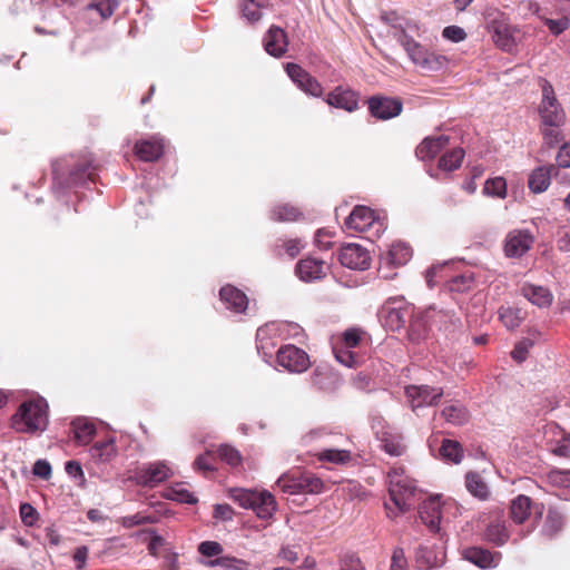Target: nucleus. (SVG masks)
I'll list each match as a JSON object with an SVG mask.
<instances>
[{
	"instance_id": "6e6d98bb",
	"label": "nucleus",
	"mask_w": 570,
	"mask_h": 570,
	"mask_svg": "<svg viewBox=\"0 0 570 570\" xmlns=\"http://www.w3.org/2000/svg\"><path fill=\"white\" fill-rule=\"evenodd\" d=\"M156 521V519L154 517H150V515H144L141 513H136L134 515H127V517H122L119 519V523L124 527V528H134L136 525H140V524H147V523H154Z\"/></svg>"
},
{
	"instance_id": "4c0bfd02",
	"label": "nucleus",
	"mask_w": 570,
	"mask_h": 570,
	"mask_svg": "<svg viewBox=\"0 0 570 570\" xmlns=\"http://www.w3.org/2000/svg\"><path fill=\"white\" fill-rule=\"evenodd\" d=\"M412 256V250L409 245L397 242L391 245L387 252V263L393 266L405 265Z\"/></svg>"
},
{
	"instance_id": "3c124183",
	"label": "nucleus",
	"mask_w": 570,
	"mask_h": 570,
	"mask_svg": "<svg viewBox=\"0 0 570 570\" xmlns=\"http://www.w3.org/2000/svg\"><path fill=\"white\" fill-rule=\"evenodd\" d=\"M298 485L301 491L314 494L321 493L324 489L322 479L312 474L302 475V478L298 480Z\"/></svg>"
},
{
	"instance_id": "e433bc0d",
	"label": "nucleus",
	"mask_w": 570,
	"mask_h": 570,
	"mask_svg": "<svg viewBox=\"0 0 570 570\" xmlns=\"http://www.w3.org/2000/svg\"><path fill=\"white\" fill-rule=\"evenodd\" d=\"M377 435L381 440L382 448L386 453L393 456H400L403 454L405 445L403 444V439L400 434L383 431L382 433L377 432Z\"/></svg>"
},
{
	"instance_id": "7c9ffc66",
	"label": "nucleus",
	"mask_w": 570,
	"mask_h": 570,
	"mask_svg": "<svg viewBox=\"0 0 570 570\" xmlns=\"http://www.w3.org/2000/svg\"><path fill=\"white\" fill-rule=\"evenodd\" d=\"M72 432L76 441L81 444H88L96 434L94 422L86 417H77L71 422Z\"/></svg>"
},
{
	"instance_id": "c756f323",
	"label": "nucleus",
	"mask_w": 570,
	"mask_h": 570,
	"mask_svg": "<svg viewBox=\"0 0 570 570\" xmlns=\"http://www.w3.org/2000/svg\"><path fill=\"white\" fill-rule=\"evenodd\" d=\"M556 173L557 168L552 165L534 169L529 177V188L533 193L544 191L550 185L551 176Z\"/></svg>"
},
{
	"instance_id": "2f4dec72",
	"label": "nucleus",
	"mask_w": 570,
	"mask_h": 570,
	"mask_svg": "<svg viewBox=\"0 0 570 570\" xmlns=\"http://www.w3.org/2000/svg\"><path fill=\"white\" fill-rule=\"evenodd\" d=\"M320 462L330 463L333 465H346L352 461V453L350 450L326 448L316 454Z\"/></svg>"
},
{
	"instance_id": "4468645a",
	"label": "nucleus",
	"mask_w": 570,
	"mask_h": 570,
	"mask_svg": "<svg viewBox=\"0 0 570 570\" xmlns=\"http://www.w3.org/2000/svg\"><path fill=\"white\" fill-rule=\"evenodd\" d=\"M285 69L292 81L305 94L313 97H321L323 95L324 90L322 85L316 78L302 69L301 66L289 62L286 65Z\"/></svg>"
},
{
	"instance_id": "c85d7f7f",
	"label": "nucleus",
	"mask_w": 570,
	"mask_h": 570,
	"mask_svg": "<svg viewBox=\"0 0 570 570\" xmlns=\"http://www.w3.org/2000/svg\"><path fill=\"white\" fill-rule=\"evenodd\" d=\"M281 334V325L272 322L264 326H261L256 333L257 350L266 353V350H271L275 346L273 338Z\"/></svg>"
},
{
	"instance_id": "864d4df0",
	"label": "nucleus",
	"mask_w": 570,
	"mask_h": 570,
	"mask_svg": "<svg viewBox=\"0 0 570 570\" xmlns=\"http://www.w3.org/2000/svg\"><path fill=\"white\" fill-rule=\"evenodd\" d=\"M242 16L249 23H255L262 19L263 13L259 9V4L256 3L255 0H246L242 7Z\"/></svg>"
},
{
	"instance_id": "0eeeda50",
	"label": "nucleus",
	"mask_w": 570,
	"mask_h": 570,
	"mask_svg": "<svg viewBox=\"0 0 570 570\" xmlns=\"http://www.w3.org/2000/svg\"><path fill=\"white\" fill-rule=\"evenodd\" d=\"M174 475V470L167 461L149 462L135 472L137 484L147 488H154Z\"/></svg>"
},
{
	"instance_id": "f257e3e1",
	"label": "nucleus",
	"mask_w": 570,
	"mask_h": 570,
	"mask_svg": "<svg viewBox=\"0 0 570 570\" xmlns=\"http://www.w3.org/2000/svg\"><path fill=\"white\" fill-rule=\"evenodd\" d=\"M55 187L68 189L91 179V160L87 157L69 156L56 160L52 165Z\"/></svg>"
},
{
	"instance_id": "a878e982",
	"label": "nucleus",
	"mask_w": 570,
	"mask_h": 570,
	"mask_svg": "<svg viewBox=\"0 0 570 570\" xmlns=\"http://www.w3.org/2000/svg\"><path fill=\"white\" fill-rule=\"evenodd\" d=\"M311 384L323 392H332L337 387V376L326 366H317L311 375Z\"/></svg>"
},
{
	"instance_id": "423d86ee",
	"label": "nucleus",
	"mask_w": 570,
	"mask_h": 570,
	"mask_svg": "<svg viewBox=\"0 0 570 570\" xmlns=\"http://www.w3.org/2000/svg\"><path fill=\"white\" fill-rule=\"evenodd\" d=\"M489 30L492 32L494 43L507 52H512L522 39V32L507 21L503 16L492 19L489 22Z\"/></svg>"
},
{
	"instance_id": "79ce46f5",
	"label": "nucleus",
	"mask_w": 570,
	"mask_h": 570,
	"mask_svg": "<svg viewBox=\"0 0 570 570\" xmlns=\"http://www.w3.org/2000/svg\"><path fill=\"white\" fill-rule=\"evenodd\" d=\"M90 453L92 458L98 459L101 462L110 461L117 454L115 440L111 438L106 441L96 443L90 449Z\"/></svg>"
},
{
	"instance_id": "13d9d810",
	"label": "nucleus",
	"mask_w": 570,
	"mask_h": 570,
	"mask_svg": "<svg viewBox=\"0 0 570 570\" xmlns=\"http://www.w3.org/2000/svg\"><path fill=\"white\" fill-rule=\"evenodd\" d=\"M335 358L337 362H340L342 365L346 367H353L356 365V358L354 354L350 351V348H346L344 346H335L333 348Z\"/></svg>"
},
{
	"instance_id": "c03bdc74",
	"label": "nucleus",
	"mask_w": 570,
	"mask_h": 570,
	"mask_svg": "<svg viewBox=\"0 0 570 570\" xmlns=\"http://www.w3.org/2000/svg\"><path fill=\"white\" fill-rule=\"evenodd\" d=\"M499 317L508 330H514L519 327L524 318L521 309L512 307H501L499 309Z\"/></svg>"
},
{
	"instance_id": "e2e57ef3",
	"label": "nucleus",
	"mask_w": 570,
	"mask_h": 570,
	"mask_svg": "<svg viewBox=\"0 0 570 570\" xmlns=\"http://www.w3.org/2000/svg\"><path fill=\"white\" fill-rule=\"evenodd\" d=\"M442 36L452 42H461L466 38V32L459 26H449L443 29Z\"/></svg>"
},
{
	"instance_id": "ea45409f",
	"label": "nucleus",
	"mask_w": 570,
	"mask_h": 570,
	"mask_svg": "<svg viewBox=\"0 0 570 570\" xmlns=\"http://www.w3.org/2000/svg\"><path fill=\"white\" fill-rule=\"evenodd\" d=\"M563 525V515L559 511L550 509L546 517L541 533L547 538H553L558 532L562 530Z\"/></svg>"
},
{
	"instance_id": "6ab92c4d",
	"label": "nucleus",
	"mask_w": 570,
	"mask_h": 570,
	"mask_svg": "<svg viewBox=\"0 0 570 570\" xmlns=\"http://www.w3.org/2000/svg\"><path fill=\"white\" fill-rule=\"evenodd\" d=\"M12 428L20 433L36 431V405L33 401L22 403L11 419Z\"/></svg>"
},
{
	"instance_id": "412c9836",
	"label": "nucleus",
	"mask_w": 570,
	"mask_h": 570,
	"mask_svg": "<svg viewBox=\"0 0 570 570\" xmlns=\"http://www.w3.org/2000/svg\"><path fill=\"white\" fill-rule=\"evenodd\" d=\"M220 301L225 307L236 314L243 313L248 306V298L240 289L226 285L219 291Z\"/></svg>"
},
{
	"instance_id": "58836bf2",
	"label": "nucleus",
	"mask_w": 570,
	"mask_h": 570,
	"mask_svg": "<svg viewBox=\"0 0 570 570\" xmlns=\"http://www.w3.org/2000/svg\"><path fill=\"white\" fill-rule=\"evenodd\" d=\"M416 561L421 567L434 568L442 563L443 554L441 551H434L432 546L424 544L416 551Z\"/></svg>"
},
{
	"instance_id": "49530a36",
	"label": "nucleus",
	"mask_w": 570,
	"mask_h": 570,
	"mask_svg": "<svg viewBox=\"0 0 570 570\" xmlns=\"http://www.w3.org/2000/svg\"><path fill=\"white\" fill-rule=\"evenodd\" d=\"M118 6V0H92V2L87 6V10L96 11L101 19H108L114 14Z\"/></svg>"
},
{
	"instance_id": "de8ad7c7",
	"label": "nucleus",
	"mask_w": 570,
	"mask_h": 570,
	"mask_svg": "<svg viewBox=\"0 0 570 570\" xmlns=\"http://www.w3.org/2000/svg\"><path fill=\"white\" fill-rule=\"evenodd\" d=\"M301 215L298 208L288 204L277 205L272 209V218L277 222H293Z\"/></svg>"
},
{
	"instance_id": "f8f14e48",
	"label": "nucleus",
	"mask_w": 570,
	"mask_h": 570,
	"mask_svg": "<svg viewBox=\"0 0 570 570\" xmlns=\"http://www.w3.org/2000/svg\"><path fill=\"white\" fill-rule=\"evenodd\" d=\"M401 32L397 36V41L401 43L403 49L405 50L409 59L414 63L417 68L421 66V60L424 59V56L428 51V48L419 43L411 36L417 27L415 23L406 21L404 24L399 26Z\"/></svg>"
},
{
	"instance_id": "b1692460",
	"label": "nucleus",
	"mask_w": 570,
	"mask_h": 570,
	"mask_svg": "<svg viewBox=\"0 0 570 570\" xmlns=\"http://www.w3.org/2000/svg\"><path fill=\"white\" fill-rule=\"evenodd\" d=\"M449 144V137L440 135L438 137H426L417 147L416 156L421 160L433 159Z\"/></svg>"
},
{
	"instance_id": "aec40b11",
	"label": "nucleus",
	"mask_w": 570,
	"mask_h": 570,
	"mask_svg": "<svg viewBox=\"0 0 570 570\" xmlns=\"http://www.w3.org/2000/svg\"><path fill=\"white\" fill-rule=\"evenodd\" d=\"M463 558L481 569H493L499 566L502 554L480 547H471L463 551Z\"/></svg>"
},
{
	"instance_id": "39448f33",
	"label": "nucleus",
	"mask_w": 570,
	"mask_h": 570,
	"mask_svg": "<svg viewBox=\"0 0 570 570\" xmlns=\"http://www.w3.org/2000/svg\"><path fill=\"white\" fill-rule=\"evenodd\" d=\"M345 227L351 232L365 234V238L373 242L385 232L386 223L371 208L356 206L346 218Z\"/></svg>"
},
{
	"instance_id": "774afa93",
	"label": "nucleus",
	"mask_w": 570,
	"mask_h": 570,
	"mask_svg": "<svg viewBox=\"0 0 570 570\" xmlns=\"http://www.w3.org/2000/svg\"><path fill=\"white\" fill-rule=\"evenodd\" d=\"M552 451L558 456L570 458V433L564 434Z\"/></svg>"
},
{
	"instance_id": "473e14b6",
	"label": "nucleus",
	"mask_w": 570,
	"mask_h": 570,
	"mask_svg": "<svg viewBox=\"0 0 570 570\" xmlns=\"http://www.w3.org/2000/svg\"><path fill=\"white\" fill-rule=\"evenodd\" d=\"M384 313V324L391 331L403 327L411 316L409 307H386Z\"/></svg>"
},
{
	"instance_id": "f3484780",
	"label": "nucleus",
	"mask_w": 570,
	"mask_h": 570,
	"mask_svg": "<svg viewBox=\"0 0 570 570\" xmlns=\"http://www.w3.org/2000/svg\"><path fill=\"white\" fill-rule=\"evenodd\" d=\"M532 509L534 510L537 518L542 517L543 505H532L529 497L520 494L511 501L510 517L515 524H522L529 518Z\"/></svg>"
},
{
	"instance_id": "c9c22d12",
	"label": "nucleus",
	"mask_w": 570,
	"mask_h": 570,
	"mask_svg": "<svg viewBox=\"0 0 570 570\" xmlns=\"http://www.w3.org/2000/svg\"><path fill=\"white\" fill-rule=\"evenodd\" d=\"M465 488L468 492L479 500H487L490 490L483 478L476 472H469L465 475Z\"/></svg>"
},
{
	"instance_id": "bf43d9fd",
	"label": "nucleus",
	"mask_w": 570,
	"mask_h": 570,
	"mask_svg": "<svg viewBox=\"0 0 570 570\" xmlns=\"http://www.w3.org/2000/svg\"><path fill=\"white\" fill-rule=\"evenodd\" d=\"M532 346L533 342L529 338L520 341L511 352L512 358L519 363L523 362L527 358L528 353Z\"/></svg>"
},
{
	"instance_id": "4be33fe9",
	"label": "nucleus",
	"mask_w": 570,
	"mask_h": 570,
	"mask_svg": "<svg viewBox=\"0 0 570 570\" xmlns=\"http://www.w3.org/2000/svg\"><path fill=\"white\" fill-rule=\"evenodd\" d=\"M295 272L303 282H313L325 276L326 265L321 259L304 258L298 262Z\"/></svg>"
},
{
	"instance_id": "69168bd1",
	"label": "nucleus",
	"mask_w": 570,
	"mask_h": 570,
	"mask_svg": "<svg viewBox=\"0 0 570 570\" xmlns=\"http://www.w3.org/2000/svg\"><path fill=\"white\" fill-rule=\"evenodd\" d=\"M198 551L205 557H215L223 551L222 546L215 541H204L199 544Z\"/></svg>"
},
{
	"instance_id": "dca6fc26",
	"label": "nucleus",
	"mask_w": 570,
	"mask_h": 570,
	"mask_svg": "<svg viewBox=\"0 0 570 570\" xmlns=\"http://www.w3.org/2000/svg\"><path fill=\"white\" fill-rule=\"evenodd\" d=\"M263 46L269 56L275 58L283 57L288 47L286 32L277 26L269 27L263 38Z\"/></svg>"
},
{
	"instance_id": "0e129e2a",
	"label": "nucleus",
	"mask_w": 570,
	"mask_h": 570,
	"mask_svg": "<svg viewBox=\"0 0 570 570\" xmlns=\"http://www.w3.org/2000/svg\"><path fill=\"white\" fill-rule=\"evenodd\" d=\"M282 247L291 258H294L305 247V244L301 239H287L283 240Z\"/></svg>"
},
{
	"instance_id": "680f3d73",
	"label": "nucleus",
	"mask_w": 570,
	"mask_h": 570,
	"mask_svg": "<svg viewBox=\"0 0 570 570\" xmlns=\"http://www.w3.org/2000/svg\"><path fill=\"white\" fill-rule=\"evenodd\" d=\"M38 432L45 431L48 425V412H49V405L48 402L38 395Z\"/></svg>"
},
{
	"instance_id": "5fc2aeb1",
	"label": "nucleus",
	"mask_w": 570,
	"mask_h": 570,
	"mask_svg": "<svg viewBox=\"0 0 570 570\" xmlns=\"http://www.w3.org/2000/svg\"><path fill=\"white\" fill-rule=\"evenodd\" d=\"M474 278L471 273H465L453 277L450 282V289L452 292H465L473 285Z\"/></svg>"
},
{
	"instance_id": "9d476101",
	"label": "nucleus",
	"mask_w": 570,
	"mask_h": 570,
	"mask_svg": "<svg viewBox=\"0 0 570 570\" xmlns=\"http://www.w3.org/2000/svg\"><path fill=\"white\" fill-rule=\"evenodd\" d=\"M533 243L534 237L528 229H513L504 238V255L509 258L522 257L529 252Z\"/></svg>"
},
{
	"instance_id": "72a5a7b5",
	"label": "nucleus",
	"mask_w": 570,
	"mask_h": 570,
	"mask_svg": "<svg viewBox=\"0 0 570 570\" xmlns=\"http://www.w3.org/2000/svg\"><path fill=\"white\" fill-rule=\"evenodd\" d=\"M450 60L446 56L428 49L419 69L425 73L439 72L445 70Z\"/></svg>"
},
{
	"instance_id": "603ef678",
	"label": "nucleus",
	"mask_w": 570,
	"mask_h": 570,
	"mask_svg": "<svg viewBox=\"0 0 570 570\" xmlns=\"http://www.w3.org/2000/svg\"><path fill=\"white\" fill-rule=\"evenodd\" d=\"M214 566L220 568V570H248L249 563L242 559H236L233 557H223L216 559L213 562Z\"/></svg>"
},
{
	"instance_id": "f704fd0d",
	"label": "nucleus",
	"mask_w": 570,
	"mask_h": 570,
	"mask_svg": "<svg viewBox=\"0 0 570 570\" xmlns=\"http://www.w3.org/2000/svg\"><path fill=\"white\" fill-rule=\"evenodd\" d=\"M509 538L510 533L503 521H492L491 523L488 524L484 531V539L497 547H502L503 544H505Z\"/></svg>"
},
{
	"instance_id": "cd10ccee",
	"label": "nucleus",
	"mask_w": 570,
	"mask_h": 570,
	"mask_svg": "<svg viewBox=\"0 0 570 570\" xmlns=\"http://www.w3.org/2000/svg\"><path fill=\"white\" fill-rule=\"evenodd\" d=\"M420 518L431 530H438L441 521L440 500L433 498L425 501L420 508Z\"/></svg>"
},
{
	"instance_id": "1a4fd4ad",
	"label": "nucleus",
	"mask_w": 570,
	"mask_h": 570,
	"mask_svg": "<svg viewBox=\"0 0 570 570\" xmlns=\"http://www.w3.org/2000/svg\"><path fill=\"white\" fill-rule=\"evenodd\" d=\"M277 362L282 367L291 373H303L311 366L307 353L292 344L279 348L277 353Z\"/></svg>"
},
{
	"instance_id": "9b49d317",
	"label": "nucleus",
	"mask_w": 570,
	"mask_h": 570,
	"mask_svg": "<svg viewBox=\"0 0 570 570\" xmlns=\"http://www.w3.org/2000/svg\"><path fill=\"white\" fill-rule=\"evenodd\" d=\"M443 395L441 387L429 385H409L405 387L406 400L413 411L435 404Z\"/></svg>"
},
{
	"instance_id": "6e6552de",
	"label": "nucleus",
	"mask_w": 570,
	"mask_h": 570,
	"mask_svg": "<svg viewBox=\"0 0 570 570\" xmlns=\"http://www.w3.org/2000/svg\"><path fill=\"white\" fill-rule=\"evenodd\" d=\"M452 317L453 315L448 311H438L435 307H430L411 321L409 336L413 341H419L425 336L428 323H430V326L442 327L445 326L448 321H452Z\"/></svg>"
},
{
	"instance_id": "052dcab7",
	"label": "nucleus",
	"mask_w": 570,
	"mask_h": 570,
	"mask_svg": "<svg viewBox=\"0 0 570 570\" xmlns=\"http://www.w3.org/2000/svg\"><path fill=\"white\" fill-rule=\"evenodd\" d=\"M142 534L150 535L148 551L151 556L157 557L159 549H161L165 546V539L157 534L155 530H147L139 533V535Z\"/></svg>"
},
{
	"instance_id": "2eb2a0df",
	"label": "nucleus",
	"mask_w": 570,
	"mask_h": 570,
	"mask_svg": "<svg viewBox=\"0 0 570 570\" xmlns=\"http://www.w3.org/2000/svg\"><path fill=\"white\" fill-rule=\"evenodd\" d=\"M402 101L396 98L372 97L368 109L373 117L386 120L399 116L402 111Z\"/></svg>"
},
{
	"instance_id": "393cba45",
	"label": "nucleus",
	"mask_w": 570,
	"mask_h": 570,
	"mask_svg": "<svg viewBox=\"0 0 570 570\" xmlns=\"http://www.w3.org/2000/svg\"><path fill=\"white\" fill-rule=\"evenodd\" d=\"M135 151L141 160L154 161L161 156L164 145L160 138L151 137L150 139L137 141L135 145Z\"/></svg>"
},
{
	"instance_id": "37998d69",
	"label": "nucleus",
	"mask_w": 570,
	"mask_h": 570,
	"mask_svg": "<svg viewBox=\"0 0 570 570\" xmlns=\"http://www.w3.org/2000/svg\"><path fill=\"white\" fill-rule=\"evenodd\" d=\"M440 455L449 462L460 463L463 458V450L458 441L444 439L440 448Z\"/></svg>"
},
{
	"instance_id": "a19ab883",
	"label": "nucleus",
	"mask_w": 570,
	"mask_h": 570,
	"mask_svg": "<svg viewBox=\"0 0 570 570\" xmlns=\"http://www.w3.org/2000/svg\"><path fill=\"white\" fill-rule=\"evenodd\" d=\"M163 497L180 503L193 504L197 502L196 497L186 489L184 483H176L175 485L166 489Z\"/></svg>"
},
{
	"instance_id": "338daca9",
	"label": "nucleus",
	"mask_w": 570,
	"mask_h": 570,
	"mask_svg": "<svg viewBox=\"0 0 570 570\" xmlns=\"http://www.w3.org/2000/svg\"><path fill=\"white\" fill-rule=\"evenodd\" d=\"M341 570H364L361 560L354 554H345L340 562Z\"/></svg>"
},
{
	"instance_id": "09e8293b",
	"label": "nucleus",
	"mask_w": 570,
	"mask_h": 570,
	"mask_svg": "<svg viewBox=\"0 0 570 570\" xmlns=\"http://www.w3.org/2000/svg\"><path fill=\"white\" fill-rule=\"evenodd\" d=\"M548 482L570 493V470L552 469L547 474Z\"/></svg>"
},
{
	"instance_id": "8fccbe9b",
	"label": "nucleus",
	"mask_w": 570,
	"mask_h": 570,
	"mask_svg": "<svg viewBox=\"0 0 570 570\" xmlns=\"http://www.w3.org/2000/svg\"><path fill=\"white\" fill-rule=\"evenodd\" d=\"M483 191L488 196L504 198L507 195V183L502 177L488 179L484 184Z\"/></svg>"
},
{
	"instance_id": "ddd939ff",
	"label": "nucleus",
	"mask_w": 570,
	"mask_h": 570,
	"mask_svg": "<svg viewBox=\"0 0 570 570\" xmlns=\"http://www.w3.org/2000/svg\"><path fill=\"white\" fill-rule=\"evenodd\" d=\"M340 262L351 269L364 271L370 267L371 256L366 248L358 244H346L341 248Z\"/></svg>"
},
{
	"instance_id": "5701e85b",
	"label": "nucleus",
	"mask_w": 570,
	"mask_h": 570,
	"mask_svg": "<svg viewBox=\"0 0 570 570\" xmlns=\"http://www.w3.org/2000/svg\"><path fill=\"white\" fill-rule=\"evenodd\" d=\"M521 293L530 303L540 308L549 307L553 301L550 289L540 285L523 284Z\"/></svg>"
},
{
	"instance_id": "7ed1b4c3",
	"label": "nucleus",
	"mask_w": 570,
	"mask_h": 570,
	"mask_svg": "<svg viewBox=\"0 0 570 570\" xmlns=\"http://www.w3.org/2000/svg\"><path fill=\"white\" fill-rule=\"evenodd\" d=\"M542 90V99L539 106V115L543 126V135L549 141L558 137L556 128L564 124L566 112L558 101L554 90L549 81L542 79L540 81Z\"/></svg>"
},
{
	"instance_id": "20e7f679",
	"label": "nucleus",
	"mask_w": 570,
	"mask_h": 570,
	"mask_svg": "<svg viewBox=\"0 0 570 570\" xmlns=\"http://www.w3.org/2000/svg\"><path fill=\"white\" fill-rule=\"evenodd\" d=\"M229 498L244 509H252L259 519L267 520L276 511V501L268 491H254L247 489H230Z\"/></svg>"
},
{
	"instance_id": "a211bd4d",
	"label": "nucleus",
	"mask_w": 570,
	"mask_h": 570,
	"mask_svg": "<svg viewBox=\"0 0 570 570\" xmlns=\"http://www.w3.org/2000/svg\"><path fill=\"white\" fill-rule=\"evenodd\" d=\"M326 102L331 107L353 112L358 109V94L350 88L338 86L327 95Z\"/></svg>"
},
{
	"instance_id": "bb28decb",
	"label": "nucleus",
	"mask_w": 570,
	"mask_h": 570,
	"mask_svg": "<svg viewBox=\"0 0 570 570\" xmlns=\"http://www.w3.org/2000/svg\"><path fill=\"white\" fill-rule=\"evenodd\" d=\"M441 416L452 425H462L469 421L470 413L461 402L451 401L444 404Z\"/></svg>"
},
{
	"instance_id": "4d7b16f0",
	"label": "nucleus",
	"mask_w": 570,
	"mask_h": 570,
	"mask_svg": "<svg viewBox=\"0 0 570 570\" xmlns=\"http://www.w3.org/2000/svg\"><path fill=\"white\" fill-rule=\"evenodd\" d=\"M218 455L223 461H225L232 466L238 465L242 461L240 453L229 445H222L218 449Z\"/></svg>"
},
{
	"instance_id": "a18cd8bd",
	"label": "nucleus",
	"mask_w": 570,
	"mask_h": 570,
	"mask_svg": "<svg viewBox=\"0 0 570 570\" xmlns=\"http://www.w3.org/2000/svg\"><path fill=\"white\" fill-rule=\"evenodd\" d=\"M464 155L465 153L462 148H454L440 158L439 168L445 171L458 169L462 164Z\"/></svg>"
},
{
	"instance_id": "f03ea898",
	"label": "nucleus",
	"mask_w": 570,
	"mask_h": 570,
	"mask_svg": "<svg viewBox=\"0 0 570 570\" xmlns=\"http://www.w3.org/2000/svg\"><path fill=\"white\" fill-rule=\"evenodd\" d=\"M389 481L390 502H385L384 505L387 515L394 518L411 509L416 485L412 479L404 475L403 470L397 469L389 473Z\"/></svg>"
}]
</instances>
